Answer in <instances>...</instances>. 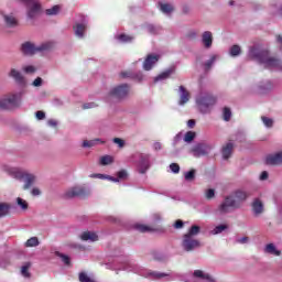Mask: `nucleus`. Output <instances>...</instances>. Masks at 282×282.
I'll use <instances>...</instances> for the list:
<instances>
[{"instance_id": "1", "label": "nucleus", "mask_w": 282, "mask_h": 282, "mask_svg": "<svg viewBox=\"0 0 282 282\" xmlns=\"http://www.w3.org/2000/svg\"><path fill=\"white\" fill-rule=\"evenodd\" d=\"M249 58H254L265 69H275L282 72V63L276 57L270 56V52L259 47H251L249 50Z\"/></svg>"}, {"instance_id": "2", "label": "nucleus", "mask_w": 282, "mask_h": 282, "mask_svg": "<svg viewBox=\"0 0 282 282\" xmlns=\"http://www.w3.org/2000/svg\"><path fill=\"white\" fill-rule=\"evenodd\" d=\"M118 270H124L126 272H134V274H139V276H144V279H150L151 281H160V279L171 276L170 273L151 271L149 269H144L129 261H124L123 263H121Z\"/></svg>"}, {"instance_id": "3", "label": "nucleus", "mask_w": 282, "mask_h": 282, "mask_svg": "<svg viewBox=\"0 0 282 282\" xmlns=\"http://www.w3.org/2000/svg\"><path fill=\"white\" fill-rule=\"evenodd\" d=\"M2 169L4 173H8L14 180L24 182V191H28L33 184H36V175H34L33 173L21 170L19 167H10L8 165H4Z\"/></svg>"}, {"instance_id": "4", "label": "nucleus", "mask_w": 282, "mask_h": 282, "mask_svg": "<svg viewBox=\"0 0 282 282\" xmlns=\"http://www.w3.org/2000/svg\"><path fill=\"white\" fill-rule=\"evenodd\" d=\"M248 199V193L238 189L235 192L234 197L228 196L218 207V213L220 215H226V213H231L235 208H239V202H246Z\"/></svg>"}, {"instance_id": "5", "label": "nucleus", "mask_w": 282, "mask_h": 282, "mask_svg": "<svg viewBox=\"0 0 282 282\" xmlns=\"http://www.w3.org/2000/svg\"><path fill=\"white\" fill-rule=\"evenodd\" d=\"M217 97L208 91L202 90L196 97V105L200 113H210V109L215 107Z\"/></svg>"}, {"instance_id": "6", "label": "nucleus", "mask_w": 282, "mask_h": 282, "mask_svg": "<svg viewBox=\"0 0 282 282\" xmlns=\"http://www.w3.org/2000/svg\"><path fill=\"white\" fill-rule=\"evenodd\" d=\"M202 228L197 225H193L188 232L183 236L182 246L186 252H193L195 248H199V240L195 239L198 236Z\"/></svg>"}, {"instance_id": "7", "label": "nucleus", "mask_w": 282, "mask_h": 282, "mask_svg": "<svg viewBox=\"0 0 282 282\" xmlns=\"http://www.w3.org/2000/svg\"><path fill=\"white\" fill-rule=\"evenodd\" d=\"M24 94L25 89H22L19 93H11L0 97V109H12L14 107H19Z\"/></svg>"}, {"instance_id": "8", "label": "nucleus", "mask_w": 282, "mask_h": 282, "mask_svg": "<svg viewBox=\"0 0 282 282\" xmlns=\"http://www.w3.org/2000/svg\"><path fill=\"white\" fill-rule=\"evenodd\" d=\"M129 95V85L123 84L113 87L109 94L105 97L106 102H112L113 100H122Z\"/></svg>"}, {"instance_id": "9", "label": "nucleus", "mask_w": 282, "mask_h": 282, "mask_svg": "<svg viewBox=\"0 0 282 282\" xmlns=\"http://www.w3.org/2000/svg\"><path fill=\"white\" fill-rule=\"evenodd\" d=\"M52 45L53 44L51 42L43 43L40 46H36L31 42H25L21 46V52L25 56H32L33 54H36V52H46V50H52Z\"/></svg>"}, {"instance_id": "10", "label": "nucleus", "mask_w": 282, "mask_h": 282, "mask_svg": "<svg viewBox=\"0 0 282 282\" xmlns=\"http://www.w3.org/2000/svg\"><path fill=\"white\" fill-rule=\"evenodd\" d=\"M26 7L29 19H36L41 14V2L39 0H21Z\"/></svg>"}, {"instance_id": "11", "label": "nucleus", "mask_w": 282, "mask_h": 282, "mask_svg": "<svg viewBox=\"0 0 282 282\" xmlns=\"http://www.w3.org/2000/svg\"><path fill=\"white\" fill-rule=\"evenodd\" d=\"M138 172L144 175L151 169V155L140 154L139 162L137 164Z\"/></svg>"}, {"instance_id": "12", "label": "nucleus", "mask_w": 282, "mask_h": 282, "mask_svg": "<svg viewBox=\"0 0 282 282\" xmlns=\"http://www.w3.org/2000/svg\"><path fill=\"white\" fill-rule=\"evenodd\" d=\"M189 152L194 158H202V155H208V153H210V145L207 143H198L195 144Z\"/></svg>"}, {"instance_id": "13", "label": "nucleus", "mask_w": 282, "mask_h": 282, "mask_svg": "<svg viewBox=\"0 0 282 282\" xmlns=\"http://www.w3.org/2000/svg\"><path fill=\"white\" fill-rule=\"evenodd\" d=\"M87 193H89V192L84 186H75V187L69 188L65 193V197H67L68 199H70L72 197H85V195H87Z\"/></svg>"}, {"instance_id": "14", "label": "nucleus", "mask_w": 282, "mask_h": 282, "mask_svg": "<svg viewBox=\"0 0 282 282\" xmlns=\"http://www.w3.org/2000/svg\"><path fill=\"white\" fill-rule=\"evenodd\" d=\"M9 76L15 80L20 87H25L28 85V82L25 80V77L23 74H21V70H18L17 68H12L9 73Z\"/></svg>"}, {"instance_id": "15", "label": "nucleus", "mask_w": 282, "mask_h": 282, "mask_svg": "<svg viewBox=\"0 0 282 282\" xmlns=\"http://www.w3.org/2000/svg\"><path fill=\"white\" fill-rule=\"evenodd\" d=\"M160 61V55L150 54L143 62V69L145 72H151L153 69V65Z\"/></svg>"}, {"instance_id": "16", "label": "nucleus", "mask_w": 282, "mask_h": 282, "mask_svg": "<svg viewBox=\"0 0 282 282\" xmlns=\"http://www.w3.org/2000/svg\"><path fill=\"white\" fill-rule=\"evenodd\" d=\"M0 14L3 17V21L7 28H17V25H19V21L17 20V17H14L13 13L8 14L1 11Z\"/></svg>"}, {"instance_id": "17", "label": "nucleus", "mask_w": 282, "mask_h": 282, "mask_svg": "<svg viewBox=\"0 0 282 282\" xmlns=\"http://www.w3.org/2000/svg\"><path fill=\"white\" fill-rule=\"evenodd\" d=\"M265 163L271 165L282 164V151L267 155Z\"/></svg>"}, {"instance_id": "18", "label": "nucleus", "mask_w": 282, "mask_h": 282, "mask_svg": "<svg viewBox=\"0 0 282 282\" xmlns=\"http://www.w3.org/2000/svg\"><path fill=\"white\" fill-rule=\"evenodd\" d=\"M178 94H180V101L178 105L183 106L191 100V93L184 88V86H180L178 88Z\"/></svg>"}, {"instance_id": "19", "label": "nucleus", "mask_w": 282, "mask_h": 282, "mask_svg": "<svg viewBox=\"0 0 282 282\" xmlns=\"http://www.w3.org/2000/svg\"><path fill=\"white\" fill-rule=\"evenodd\" d=\"M202 43L206 50L213 47V33L210 31H205L202 35Z\"/></svg>"}, {"instance_id": "20", "label": "nucleus", "mask_w": 282, "mask_h": 282, "mask_svg": "<svg viewBox=\"0 0 282 282\" xmlns=\"http://www.w3.org/2000/svg\"><path fill=\"white\" fill-rule=\"evenodd\" d=\"M86 30H87V23L85 22L76 23L74 25L75 36H77L78 39H83L85 36Z\"/></svg>"}, {"instance_id": "21", "label": "nucleus", "mask_w": 282, "mask_h": 282, "mask_svg": "<svg viewBox=\"0 0 282 282\" xmlns=\"http://www.w3.org/2000/svg\"><path fill=\"white\" fill-rule=\"evenodd\" d=\"M80 239L82 241H98V235L94 231H84L82 235H80Z\"/></svg>"}, {"instance_id": "22", "label": "nucleus", "mask_w": 282, "mask_h": 282, "mask_svg": "<svg viewBox=\"0 0 282 282\" xmlns=\"http://www.w3.org/2000/svg\"><path fill=\"white\" fill-rule=\"evenodd\" d=\"M232 149H235V144L232 142H228L226 145L223 147L221 153L224 160H228L232 155Z\"/></svg>"}, {"instance_id": "23", "label": "nucleus", "mask_w": 282, "mask_h": 282, "mask_svg": "<svg viewBox=\"0 0 282 282\" xmlns=\"http://www.w3.org/2000/svg\"><path fill=\"white\" fill-rule=\"evenodd\" d=\"M122 78H134V80H143L144 79V75H142V73H137L133 74L131 72H123L121 73Z\"/></svg>"}, {"instance_id": "24", "label": "nucleus", "mask_w": 282, "mask_h": 282, "mask_svg": "<svg viewBox=\"0 0 282 282\" xmlns=\"http://www.w3.org/2000/svg\"><path fill=\"white\" fill-rule=\"evenodd\" d=\"M175 72V68H169L167 70L161 73L154 78V83H159V80H166Z\"/></svg>"}, {"instance_id": "25", "label": "nucleus", "mask_w": 282, "mask_h": 282, "mask_svg": "<svg viewBox=\"0 0 282 282\" xmlns=\"http://www.w3.org/2000/svg\"><path fill=\"white\" fill-rule=\"evenodd\" d=\"M159 8L163 14H171L174 10L173 4L171 3L159 2Z\"/></svg>"}, {"instance_id": "26", "label": "nucleus", "mask_w": 282, "mask_h": 282, "mask_svg": "<svg viewBox=\"0 0 282 282\" xmlns=\"http://www.w3.org/2000/svg\"><path fill=\"white\" fill-rule=\"evenodd\" d=\"M252 210L254 215H261V213H263V203H261L259 199H256L252 203Z\"/></svg>"}, {"instance_id": "27", "label": "nucleus", "mask_w": 282, "mask_h": 282, "mask_svg": "<svg viewBox=\"0 0 282 282\" xmlns=\"http://www.w3.org/2000/svg\"><path fill=\"white\" fill-rule=\"evenodd\" d=\"M99 142L101 144H105V141H102L100 139H95V140H90V141L85 140L83 142V147H84V149H91V147H96V144H98Z\"/></svg>"}, {"instance_id": "28", "label": "nucleus", "mask_w": 282, "mask_h": 282, "mask_svg": "<svg viewBox=\"0 0 282 282\" xmlns=\"http://www.w3.org/2000/svg\"><path fill=\"white\" fill-rule=\"evenodd\" d=\"M30 268H32V263L26 262L22 268H21V274L24 276V279H30L32 274L30 273Z\"/></svg>"}, {"instance_id": "29", "label": "nucleus", "mask_w": 282, "mask_h": 282, "mask_svg": "<svg viewBox=\"0 0 282 282\" xmlns=\"http://www.w3.org/2000/svg\"><path fill=\"white\" fill-rule=\"evenodd\" d=\"M265 252H268L269 254H274L275 257H279L281 254V251H279L276 249V247L274 246V243H269L265 246Z\"/></svg>"}, {"instance_id": "30", "label": "nucleus", "mask_w": 282, "mask_h": 282, "mask_svg": "<svg viewBox=\"0 0 282 282\" xmlns=\"http://www.w3.org/2000/svg\"><path fill=\"white\" fill-rule=\"evenodd\" d=\"M99 164L101 166H108V164H113V156L111 155H104L99 159Z\"/></svg>"}, {"instance_id": "31", "label": "nucleus", "mask_w": 282, "mask_h": 282, "mask_svg": "<svg viewBox=\"0 0 282 282\" xmlns=\"http://www.w3.org/2000/svg\"><path fill=\"white\" fill-rule=\"evenodd\" d=\"M58 12H61V6H58V4L52 7L51 9H46V11H45L47 17H56V14H58Z\"/></svg>"}, {"instance_id": "32", "label": "nucleus", "mask_w": 282, "mask_h": 282, "mask_svg": "<svg viewBox=\"0 0 282 282\" xmlns=\"http://www.w3.org/2000/svg\"><path fill=\"white\" fill-rule=\"evenodd\" d=\"M39 243L40 242L37 237H31L29 240H26L25 248H36Z\"/></svg>"}, {"instance_id": "33", "label": "nucleus", "mask_w": 282, "mask_h": 282, "mask_svg": "<svg viewBox=\"0 0 282 282\" xmlns=\"http://www.w3.org/2000/svg\"><path fill=\"white\" fill-rule=\"evenodd\" d=\"M117 41H120V43H131L133 41V36L127 35V34H120L116 36Z\"/></svg>"}, {"instance_id": "34", "label": "nucleus", "mask_w": 282, "mask_h": 282, "mask_svg": "<svg viewBox=\"0 0 282 282\" xmlns=\"http://www.w3.org/2000/svg\"><path fill=\"white\" fill-rule=\"evenodd\" d=\"M10 213V205L0 203V217H6Z\"/></svg>"}, {"instance_id": "35", "label": "nucleus", "mask_w": 282, "mask_h": 282, "mask_svg": "<svg viewBox=\"0 0 282 282\" xmlns=\"http://www.w3.org/2000/svg\"><path fill=\"white\" fill-rule=\"evenodd\" d=\"M197 171L195 169L185 172L184 173V178L186 182H193V180H195V175H196Z\"/></svg>"}, {"instance_id": "36", "label": "nucleus", "mask_w": 282, "mask_h": 282, "mask_svg": "<svg viewBox=\"0 0 282 282\" xmlns=\"http://www.w3.org/2000/svg\"><path fill=\"white\" fill-rule=\"evenodd\" d=\"M90 177L98 180H109L110 182H118V178H115L113 176H107L104 174H91Z\"/></svg>"}, {"instance_id": "37", "label": "nucleus", "mask_w": 282, "mask_h": 282, "mask_svg": "<svg viewBox=\"0 0 282 282\" xmlns=\"http://www.w3.org/2000/svg\"><path fill=\"white\" fill-rule=\"evenodd\" d=\"M195 135H196L195 132H193V131H187V132L184 134L183 140H184V142L191 143V142H193V141L195 140Z\"/></svg>"}, {"instance_id": "38", "label": "nucleus", "mask_w": 282, "mask_h": 282, "mask_svg": "<svg viewBox=\"0 0 282 282\" xmlns=\"http://www.w3.org/2000/svg\"><path fill=\"white\" fill-rule=\"evenodd\" d=\"M229 54L230 56H239V54H241V46L239 45L231 46L229 50Z\"/></svg>"}, {"instance_id": "39", "label": "nucleus", "mask_w": 282, "mask_h": 282, "mask_svg": "<svg viewBox=\"0 0 282 282\" xmlns=\"http://www.w3.org/2000/svg\"><path fill=\"white\" fill-rule=\"evenodd\" d=\"M22 70L24 72V74H34V72H36V66L25 65L22 67Z\"/></svg>"}, {"instance_id": "40", "label": "nucleus", "mask_w": 282, "mask_h": 282, "mask_svg": "<svg viewBox=\"0 0 282 282\" xmlns=\"http://www.w3.org/2000/svg\"><path fill=\"white\" fill-rule=\"evenodd\" d=\"M228 226L227 225H218L215 227V229L212 231L213 235H220L224 230H227Z\"/></svg>"}, {"instance_id": "41", "label": "nucleus", "mask_w": 282, "mask_h": 282, "mask_svg": "<svg viewBox=\"0 0 282 282\" xmlns=\"http://www.w3.org/2000/svg\"><path fill=\"white\" fill-rule=\"evenodd\" d=\"M79 281L80 282H96L94 281V279H91L89 275H87V273L82 272L79 273Z\"/></svg>"}, {"instance_id": "42", "label": "nucleus", "mask_w": 282, "mask_h": 282, "mask_svg": "<svg viewBox=\"0 0 282 282\" xmlns=\"http://www.w3.org/2000/svg\"><path fill=\"white\" fill-rule=\"evenodd\" d=\"M17 203H18V206H20V208L22 210H28V202H25V199L18 197Z\"/></svg>"}, {"instance_id": "43", "label": "nucleus", "mask_w": 282, "mask_h": 282, "mask_svg": "<svg viewBox=\"0 0 282 282\" xmlns=\"http://www.w3.org/2000/svg\"><path fill=\"white\" fill-rule=\"evenodd\" d=\"M223 118L226 122H228L230 118H232V112L229 110V108H224Z\"/></svg>"}, {"instance_id": "44", "label": "nucleus", "mask_w": 282, "mask_h": 282, "mask_svg": "<svg viewBox=\"0 0 282 282\" xmlns=\"http://www.w3.org/2000/svg\"><path fill=\"white\" fill-rule=\"evenodd\" d=\"M215 61H217V55H213L210 57V59H208L206 63H205V69L206 72H208V69H210V67H213V64L215 63Z\"/></svg>"}, {"instance_id": "45", "label": "nucleus", "mask_w": 282, "mask_h": 282, "mask_svg": "<svg viewBox=\"0 0 282 282\" xmlns=\"http://www.w3.org/2000/svg\"><path fill=\"white\" fill-rule=\"evenodd\" d=\"M147 30L150 34H158L160 32V29L153 24H148Z\"/></svg>"}, {"instance_id": "46", "label": "nucleus", "mask_w": 282, "mask_h": 282, "mask_svg": "<svg viewBox=\"0 0 282 282\" xmlns=\"http://www.w3.org/2000/svg\"><path fill=\"white\" fill-rule=\"evenodd\" d=\"M115 180H118L117 182H120V180H127V171L124 170L119 171Z\"/></svg>"}, {"instance_id": "47", "label": "nucleus", "mask_w": 282, "mask_h": 282, "mask_svg": "<svg viewBox=\"0 0 282 282\" xmlns=\"http://www.w3.org/2000/svg\"><path fill=\"white\" fill-rule=\"evenodd\" d=\"M262 122L264 124V127H272V124H274V121L268 117H262Z\"/></svg>"}, {"instance_id": "48", "label": "nucleus", "mask_w": 282, "mask_h": 282, "mask_svg": "<svg viewBox=\"0 0 282 282\" xmlns=\"http://www.w3.org/2000/svg\"><path fill=\"white\" fill-rule=\"evenodd\" d=\"M205 196L207 199H213V197H215V189H213V188L207 189L205 193Z\"/></svg>"}, {"instance_id": "49", "label": "nucleus", "mask_w": 282, "mask_h": 282, "mask_svg": "<svg viewBox=\"0 0 282 282\" xmlns=\"http://www.w3.org/2000/svg\"><path fill=\"white\" fill-rule=\"evenodd\" d=\"M135 229L139 230V232H149V227L144 225H135Z\"/></svg>"}, {"instance_id": "50", "label": "nucleus", "mask_w": 282, "mask_h": 282, "mask_svg": "<svg viewBox=\"0 0 282 282\" xmlns=\"http://www.w3.org/2000/svg\"><path fill=\"white\" fill-rule=\"evenodd\" d=\"M170 169H171L172 173H180V164H177V163H172L170 165Z\"/></svg>"}, {"instance_id": "51", "label": "nucleus", "mask_w": 282, "mask_h": 282, "mask_svg": "<svg viewBox=\"0 0 282 282\" xmlns=\"http://www.w3.org/2000/svg\"><path fill=\"white\" fill-rule=\"evenodd\" d=\"M32 85L33 87H41L43 85V78L36 77Z\"/></svg>"}, {"instance_id": "52", "label": "nucleus", "mask_w": 282, "mask_h": 282, "mask_svg": "<svg viewBox=\"0 0 282 282\" xmlns=\"http://www.w3.org/2000/svg\"><path fill=\"white\" fill-rule=\"evenodd\" d=\"M115 144H118L119 149H122L124 147V140L120 138H115L113 139Z\"/></svg>"}, {"instance_id": "53", "label": "nucleus", "mask_w": 282, "mask_h": 282, "mask_svg": "<svg viewBox=\"0 0 282 282\" xmlns=\"http://www.w3.org/2000/svg\"><path fill=\"white\" fill-rule=\"evenodd\" d=\"M95 107H98L96 102H87L83 105V109H95Z\"/></svg>"}, {"instance_id": "54", "label": "nucleus", "mask_w": 282, "mask_h": 282, "mask_svg": "<svg viewBox=\"0 0 282 282\" xmlns=\"http://www.w3.org/2000/svg\"><path fill=\"white\" fill-rule=\"evenodd\" d=\"M184 138V134L182 132H178L175 137H174V142L173 144H177V142L182 141V139Z\"/></svg>"}, {"instance_id": "55", "label": "nucleus", "mask_w": 282, "mask_h": 282, "mask_svg": "<svg viewBox=\"0 0 282 282\" xmlns=\"http://www.w3.org/2000/svg\"><path fill=\"white\" fill-rule=\"evenodd\" d=\"M59 257H61L63 263H65V265H69L70 260H69V258L67 256L61 253Z\"/></svg>"}, {"instance_id": "56", "label": "nucleus", "mask_w": 282, "mask_h": 282, "mask_svg": "<svg viewBox=\"0 0 282 282\" xmlns=\"http://www.w3.org/2000/svg\"><path fill=\"white\" fill-rule=\"evenodd\" d=\"M37 120H45V112L39 110L35 113Z\"/></svg>"}, {"instance_id": "57", "label": "nucleus", "mask_w": 282, "mask_h": 282, "mask_svg": "<svg viewBox=\"0 0 282 282\" xmlns=\"http://www.w3.org/2000/svg\"><path fill=\"white\" fill-rule=\"evenodd\" d=\"M31 195H33V197H39V195H41V189L39 187H34L31 191Z\"/></svg>"}, {"instance_id": "58", "label": "nucleus", "mask_w": 282, "mask_h": 282, "mask_svg": "<svg viewBox=\"0 0 282 282\" xmlns=\"http://www.w3.org/2000/svg\"><path fill=\"white\" fill-rule=\"evenodd\" d=\"M9 265H10V261H8V260H1L0 261V268H7Z\"/></svg>"}, {"instance_id": "59", "label": "nucleus", "mask_w": 282, "mask_h": 282, "mask_svg": "<svg viewBox=\"0 0 282 282\" xmlns=\"http://www.w3.org/2000/svg\"><path fill=\"white\" fill-rule=\"evenodd\" d=\"M184 226V221L182 220H176L174 224V228H182Z\"/></svg>"}, {"instance_id": "60", "label": "nucleus", "mask_w": 282, "mask_h": 282, "mask_svg": "<svg viewBox=\"0 0 282 282\" xmlns=\"http://www.w3.org/2000/svg\"><path fill=\"white\" fill-rule=\"evenodd\" d=\"M153 149H154V151H160V150L162 149V143L155 142V143L153 144Z\"/></svg>"}, {"instance_id": "61", "label": "nucleus", "mask_w": 282, "mask_h": 282, "mask_svg": "<svg viewBox=\"0 0 282 282\" xmlns=\"http://www.w3.org/2000/svg\"><path fill=\"white\" fill-rule=\"evenodd\" d=\"M187 127H188L189 129H193V127H195V120H194V119H189V120L187 121Z\"/></svg>"}, {"instance_id": "62", "label": "nucleus", "mask_w": 282, "mask_h": 282, "mask_svg": "<svg viewBox=\"0 0 282 282\" xmlns=\"http://www.w3.org/2000/svg\"><path fill=\"white\" fill-rule=\"evenodd\" d=\"M47 124H48V127H56V124H58V122H56V120H54V119H51L47 121Z\"/></svg>"}, {"instance_id": "63", "label": "nucleus", "mask_w": 282, "mask_h": 282, "mask_svg": "<svg viewBox=\"0 0 282 282\" xmlns=\"http://www.w3.org/2000/svg\"><path fill=\"white\" fill-rule=\"evenodd\" d=\"M238 243H248V237L239 238Z\"/></svg>"}, {"instance_id": "64", "label": "nucleus", "mask_w": 282, "mask_h": 282, "mask_svg": "<svg viewBox=\"0 0 282 282\" xmlns=\"http://www.w3.org/2000/svg\"><path fill=\"white\" fill-rule=\"evenodd\" d=\"M267 178H268V173L264 171V172L261 173L260 180L265 181Z\"/></svg>"}]
</instances>
